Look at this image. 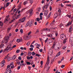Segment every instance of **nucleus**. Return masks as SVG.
<instances>
[{
	"mask_svg": "<svg viewBox=\"0 0 73 73\" xmlns=\"http://www.w3.org/2000/svg\"><path fill=\"white\" fill-rule=\"evenodd\" d=\"M10 37L9 36H5L4 38V39L3 40V42H1V46H4V44H3V42H4V43H7L8 42V40L9 38Z\"/></svg>",
	"mask_w": 73,
	"mask_h": 73,
	"instance_id": "1",
	"label": "nucleus"
},
{
	"mask_svg": "<svg viewBox=\"0 0 73 73\" xmlns=\"http://www.w3.org/2000/svg\"><path fill=\"white\" fill-rule=\"evenodd\" d=\"M16 46H13L12 47H9V46H7V48L5 49L4 51H10V50H12L13 48H16Z\"/></svg>",
	"mask_w": 73,
	"mask_h": 73,
	"instance_id": "2",
	"label": "nucleus"
},
{
	"mask_svg": "<svg viewBox=\"0 0 73 73\" xmlns=\"http://www.w3.org/2000/svg\"><path fill=\"white\" fill-rule=\"evenodd\" d=\"M25 17H24L22 19H19L18 21L19 23H23L25 22V20H26Z\"/></svg>",
	"mask_w": 73,
	"mask_h": 73,
	"instance_id": "3",
	"label": "nucleus"
},
{
	"mask_svg": "<svg viewBox=\"0 0 73 73\" xmlns=\"http://www.w3.org/2000/svg\"><path fill=\"white\" fill-rule=\"evenodd\" d=\"M60 37L61 39L63 40H66V36L63 34H62L60 35Z\"/></svg>",
	"mask_w": 73,
	"mask_h": 73,
	"instance_id": "4",
	"label": "nucleus"
},
{
	"mask_svg": "<svg viewBox=\"0 0 73 73\" xmlns=\"http://www.w3.org/2000/svg\"><path fill=\"white\" fill-rule=\"evenodd\" d=\"M34 21L33 20H32L30 21H29L27 22L30 27H31L32 25H33V23Z\"/></svg>",
	"mask_w": 73,
	"mask_h": 73,
	"instance_id": "5",
	"label": "nucleus"
},
{
	"mask_svg": "<svg viewBox=\"0 0 73 73\" xmlns=\"http://www.w3.org/2000/svg\"><path fill=\"white\" fill-rule=\"evenodd\" d=\"M9 16V15H8L6 17L5 21H4L5 23H7L8 22V18Z\"/></svg>",
	"mask_w": 73,
	"mask_h": 73,
	"instance_id": "6",
	"label": "nucleus"
},
{
	"mask_svg": "<svg viewBox=\"0 0 73 73\" xmlns=\"http://www.w3.org/2000/svg\"><path fill=\"white\" fill-rule=\"evenodd\" d=\"M72 21H71V22L69 21L67 23V25H65V27H69V25H70L72 24Z\"/></svg>",
	"mask_w": 73,
	"mask_h": 73,
	"instance_id": "7",
	"label": "nucleus"
},
{
	"mask_svg": "<svg viewBox=\"0 0 73 73\" xmlns=\"http://www.w3.org/2000/svg\"><path fill=\"white\" fill-rule=\"evenodd\" d=\"M8 55H7V61H9L11 60V58L10 57H8Z\"/></svg>",
	"mask_w": 73,
	"mask_h": 73,
	"instance_id": "8",
	"label": "nucleus"
},
{
	"mask_svg": "<svg viewBox=\"0 0 73 73\" xmlns=\"http://www.w3.org/2000/svg\"><path fill=\"white\" fill-rule=\"evenodd\" d=\"M17 56L16 55H14L13 57L11 59V60H15L16 58V57Z\"/></svg>",
	"mask_w": 73,
	"mask_h": 73,
	"instance_id": "9",
	"label": "nucleus"
},
{
	"mask_svg": "<svg viewBox=\"0 0 73 73\" xmlns=\"http://www.w3.org/2000/svg\"><path fill=\"white\" fill-rule=\"evenodd\" d=\"M48 11L47 10H45L44 13V15L45 16H48Z\"/></svg>",
	"mask_w": 73,
	"mask_h": 73,
	"instance_id": "10",
	"label": "nucleus"
},
{
	"mask_svg": "<svg viewBox=\"0 0 73 73\" xmlns=\"http://www.w3.org/2000/svg\"><path fill=\"white\" fill-rule=\"evenodd\" d=\"M7 56L5 57V58L3 59V61L1 62L2 63L4 64V63H5V60L7 59Z\"/></svg>",
	"mask_w": 73,
	"mask_h": 73,
	"instance_id": "11",
	"label": "nucleus"
},
{
	"mask_svg": "<svg viewBox=\"0 0 73 73\" xmlns=\"http://www.w3.org/2000/svg\"><path fill=\"white\" fill-rule=\"evenodd\" d=\"M52 53H53V51L52 50H50L48 52V54H50V55H51L52 54Z\"/></svg>",
	"mask_w": 73,
	"mask_h": 73,
	"instance_id": "12",
	"label": "nucleus"
},
{
	"mask_svg": "<svg viewBox=\"0 0 73 73\" xmlns=\"http://www.w3.org/2000/svg\"><path fill=\"white\" fill-rule=\"evenodd\" d=\"M9 46H11V45H13V42L12 41H10L8 44Z\"/></svg>",
	"mask_w": 73,
	"mask_h": 73,
	"instance_id": "13",
	"label": "nucleus"
},
{
	"mask_svg": "<svg viewBox=\"0 0 73 73\" xmlns=\"http://www.w3.org/2000/svg\"><path fill=\"white\" fill-rule=\"evenodd\" d=\"M28 1H25L23 3L24 5H25L26 4H28Z\"/></svg>",
	"mask_w": 73,
	"mask_h": 73,
	"instance_id": "14",
	"label": "nucleus"
},
{
	"mask_svg": "<svg viewBox=\"0 0 73 73\" xmlns=\"http://www.w3.org/2000/svg\"><path fill=\"white\" fill-rule=\"evenodd\" d=\"M54 17H57L58 16V14L55 13L54 15Z\"/></svg>",
	"mask_w": 73,
	"mask_h": 73,
	"instance_id": "15",
	"label": "nucleus"
},
{
	"mask_svg": "<svg viewBox=\"0 0 73 73\" xmlns=\"http://www.w3.org/2000/svg\"><path fill=\"white\" fill-rule=\"evenodd\" d=\"M32 12H33V10H32V9H31L30 10V14L31 15H32Z\"/></svg>",
	"mask_w": 73,
	"mask_h": 73,
	"instance_id": "16",
	"label": "nucleus"
},
{
	"mask_svg": "<svg viewBox=\"0 0 73 73\" xmlns=\"http://www.w3.org/2000/svg\"><path fill=\"white\" fill-rule=\"evenodd\" d=\"M60 54H61V53H60V52H59L58 53V54L56 55V56L57 57H58V56H59L60 55Z\"/></svg>",
	"mask_w": 73,
	"mask_h": 73,
	"instance_id": "17",
	"label": "nucleus"
},
{
	"mask_svg": "<svg viewBox=\"0 0 73 73\" xmlns=\"http://www.w3.org/2000/svg\"><path fill=\"white\" fill-rule=\"evenodd\" d=\"M31 54H32V52H29L28 53L27 55H28V56H31Z\"/></svg>",
	"mask_w": 73,
	"mask_h": 73,
	"instance_id": "18",
	"label": "nucleus"
},
{
	"mask_svg": "<svg viewBox=\"0 0 73 73\" xmlns=\"http://www.w3.org/2000/svg\"><path fill=\"white\" fill-rule=\"evenodd\" d=\"M58 13H59V15H61V10H58Z\"/></svg>",
	"mask_w": 73,
	"mask_h": 73,
	"instance_id": "19",
	"label": "nucleus"
},
{
	"mask_svg": "<svg viewBox=\"0 0 73 73\" xmlns=\"http://www.w3.org/2000/svg\"><path fill=\"white\" fill-rule=\"evenodd\" d=\"M3 25V22L0 21V26H2Z\"/></svg>",
	"mask_w": 73,
	"mask_h": 73,
	"instance_id": "20",
	"label": "nucleus"
},
{
	"mask_svg": "<svg viewBox=\"0 0 73 73\" xmlns=\"http://www.w3.org/2000/svg\"><path fill=\"white\" fill-rule=\"evenodd\" d=\"M20 49H22V50H26V49H27V48H23L22 47H21L20 48Z\"/></svg>",
	"mask_w": 73,
	"mask_h": 73,
	"instance_id": "21",
	"label": "nucleus"
},
{
	"mask_svg": "<svg viewBox=\"0 0 73 73\" xmlns=\"http://www.w3.org/2000/svg\"><path fill=\"white\" fill-rule=\"evenodd\" d=\"M72 27H70L69 29V32H70L72 31Z\"/></svg>",
	"mask_w": 73,
	"mask_h": 73,
	"instance_id": "22",
	"label": "nucleus"
},
{
	"mask_svg": "<svg viewBox=\"0 0 73 73\" xmlns=\"http://www.w3.org/2000/svg\"><path fill=\"white\" fill-rule=\"evenodd\" d=\"M17 41L18 42H20V41H21V40H20V39H18L17 40Z\"/></svg>",
	"mask_w": 73,
	"mask_h": 73,
	"instance_id": "23",
	"label": "nucleus"
},
{
	"mask_svg": "<svg viewBox=\"0 0 73 73\" xmlns=\"http://www.w3.org/2000/svg\"><path fill=\"white\" fill-rule=\"evenodd\" d=\"M49 57H48L47 58V64H49Z\"/></svg>",
	"mask_w": 73,
	"mask_h": 73,
	"instance_id": "24",
	"label": "nucleus"
},
{
	"mask_svg": "<svg viewBox=\"0 0 73 73\" xmlns=\"http://www.w3.org/2000/svg\"><path fill=\"white\" fill-rule=\"evenodd\" d=\"M55 23V20H54L52 23V24H53V25H54V23Z\"/></svg>",
	"mask_w": 73,
	"mask_h": 73,
	"instance_id": "25",
	"label": "nucleus"
},
{
	"mask_svg": "<svg viewBox=\"0 0 73 73\" xmlns=\"http://www.w3.org/2000/svg\"><path fill=\"white\" fill-rule=\"evenodd\" d=\"M5 65V64H4V63H1V67H3Z\"/></svg>",
	"mask_w": 73,
	"mask_h": 73,
	"instance_id": "26",
	"label": "nucleus"
},
{
	"mask_svg": "<svg viewBox=\"0 0 73 73\" xmlns=\"http://www.w3.org/2000/svg\"><path fill=\"white\" fill-rule=\"evenodd\" d=\"M63 40H64L63 41V42L64 44H65L66 43V39H65Z\"/></svg>",
	"mask_w": 73,
	"mask_h": 73,
	"instance_id": "27",
	"label": "nucleus"
},
{
	"mask_svg": "<svg viewBox=\"0 0 73 73\" xmlns=\"http://www.w3.org/2000/svg\"><path fill=\"white\" fill-rule=\"evenodd\" d=\"M30 44V42H28L26 44V45H27V46H29V45Z\"/></svg>",
	"mask_w": 73,
	"mask_h": 73,
	"instance_id": "28",
	"label": "nucleus"
},
{
	"mask_svg": "<svg viewBox=\"0 0 73 73\" xmlns=\"http://www.w3.org/2000/svg\"><path fill=\"white\" fill-rule=\"evenodd\" d=\"M47 36H48V37H52V35L50 34L49 35H48Z\"/></svg>",
	"mask_w": 73,
	"mask_h": 73,
	"instance_id": "29",
	"label": "nucleus"
},
{
	"mask_svg": "<svg viewBox=\"0 0 73 73\" xmlns=\"http://www.w3.org/2000/svg\"><path fill=\"white\" fill-rule=\"evenodd\" d=\"M20 32L21 33H23V29H21L20 30Z\"/></svg>",
	"mask_w": 73,
	"mask_h": 73,
	"instance_id": "30",
	"label": "nucleus"
},
{
	"mask_svg": "<svg viewBox=\"0 0 73 73\" xmlns=\"http://www.w3.org/2000/svg\"><path fill=\"white\" fill-rule=\"evenodd\" d=\"M36 54V53H35L34 52H33L32 53V54L33 56H34Z\"/></svg>",
	"mask_w": 73,
	"mask_h": 73,
	"instance_id": "31",
	"label": "nucleus"
},
{
	"mask_svg": "<svg viewBox=\"0 0 73 73\" xmlns=\"http://www.w3.org/2000/svg\"><path fill=\"white\" fill-rule=\"evenodd\" d=\"M36 46H40V44H38L37 43H36L35 44Z\"/></svg>",
	"mask_w": 73,
	"mask_h": 73,
	"instance_id": "32",
	"label": "nucleus"
},
{
	"mask_svg": "<svg viewBox=\"0 0 73 73\" xmlns=\"http://www.w3.org/2000/svg\"><path fill=\"white\" fill-rule=\"evenodd\" d=\"M32 33V32L31 31H30L28 33V35L29 36Z\"/></svg>",
	"mask_w": 73,
	"mask_h": 73,
	"instance_id": "33",
	"label": "nucleus"
},
{
	"mask_svg": "<svg viewBox=\"0 0 73 73\" xmlns=\"http://www.w3.org/2000/svg\"><path fill=\"white\" fill-rule=\"evenodd\" d=\"M40 9H40V8H38L37 9V11L39 12H40Z\"/></svg>",
	"mask_w": 73,
	"mask_h": 73,
	"instance_id": "34",
	"label": "nucleus"
},
{
	"mask_svg": "<svg viewBox=\"0 0 73 73\" xmlns=\"http://www.w3.org/2000/svg\"><path fill=\"white\" fill-rule=\"evenodd\" d=\"M9 3L8 2L6 3V6H7V7L9 6Z\"/></svg>",
	"mask_w": 73,
	"mask_h": 73,
	"instance_id": "35",
	"label": "nucleus"
},
{
	"mask_svg": "<svg viewBox=\"0 0 73 73\" xmlns=\"http://www.w3.org/2000/svg\"><path fill=\"white\" fill-rule=\"evenodd\" d=\"M26 63L27 65H30L31 64V63L28 62H27Z\"/></svg>",
	"mask_w": 73,
	"mask_h": 73,
	"instance_id": "36",
	"label": "nucleus"
},
{
	"mask_svg": "<svg viewBox=\"0 0 73 73\" xmlns=\"http://www.w3.org/2000/svg\"><path fill=\"white\" fill-rule=\"evenodd\" d=\"M9 68H7L6 70V72H8V71L9 70Z\"/></svg>",
	"mask_w": 73,
	"mask_h": 73,
	"instance_id": "37",
	"label": "nucleus"
},
{
	"mask_svg": "<svg viewBox=\"0 0 73 73\" xmlns=\"http://www.w3.org/2000/svg\"><path fill=\"white\" fill-rule=\"evenodd\" d=\"M36 56H38V57H40V55L38 54H36Z\"/></svg>",
	"mask_w": 73,
	"mask_h": 73,
	"instance_id": "38",
	"label": "nucleus"
},
{
	"mask_svg": "<svg viewBox=\"0 0 73 73\" xmlns=\"http://www.w3.org/2000/svg\"><path fill=\"white\" fill-rule=\"evenodd\" d=\"M66 46H64L62 48V49H64V50H65V49H66Z\"/></svg>",
	"mask_w": 73,
	"mask_h": 73,
	"instance_id": "39",
	"label": "nucleus"
},
{
	"mask_svg": "<svg viewBox=\"0 0 73 73\" xmlns=\"http://www.w3.org/2000/svg\"><path fill=\"white\" fill-rule=\"evenodd\" d=\"M11 28H8L7 29L8 32H9L10 31V30H11Z\"/></svg>",
	"mask_w": 73,
	"mask_h": 73,
	"instance_id": "40",
	"label": "nucleus"
},
{
	"mask_svg": "<svg viewBox=\"0 0 73 73\" xmlns=\"http://www.w3.org/2000/svg\"><path fill=\"white\" fill-rule=\"evenodd\" d=\"M55 45H56V43L55 42H54L53 44V46H55Z\"/></svg>",
	"mask_w": 73,
	"mask_h": 73,
	"instance_id": "41",
	"label": "nucleus"
},
{
	"mask_svg": "<svg viewBox=\"0 0 73 73\" xmlns=\"http://www.w3.org/2000/svg\"><path fill=\"white\" fill-rule=\"evenodd\" d=\"M28 25H29V24H28V23H27L26 24V25H25V27H28Z\"/></svg>",
	"mask_w": 73,
	"mask_h": 73,
	"instance_id": "42",
	"label": "nucleus"
},
{
	"mask_svg": "<svg viewBox=\"0 0 73 73\" xmlns=\"http://www.w3.org/2000/svg\"><path fill=\"white\" fill-rule=\"evenodd\" d=\"M67 17H69V18H70V17H71L70 15H67Z\"/></svg>",
	"mask_w": 73,
	"mask_h": 73,
	"instance_id": "43",
	"label": "nucleus"
},
{
	"mask_svg": "<svg viewBox=\"0 0 73 73\" xmlns=\"http://www.w3.org/2000/svg\"><path fill=\"white\" fill-rule=\"evenodd\" d=\"M20 68H21V67L20 66H19L17 68L18 70H19V69H20Z\"/></svg>",
	"mask_w": 73,
	"mask_h": 73,
	"instance_id": "44",
	"label": "nucleus"
},
{
	"mask_svg": "<svg viewBox=\"0 0 73 73\" xmlns=\"http://www.w3.org/2000/svg\"><path fill=\"white\" fill-rule=\"evenodd\" d=\"M30 2L31 4H32L33 3V1L32 0H30Z\"/></svg>",
	"mask_w": 73,
	"mask_h": 73,
	"instance_id": "45",
	"label": "nucleus"
},
{
	"mask_svg": "<svg viewBox=\"0 0 73 73\" xmlns=\"http://www.w3.org/2000/svg\"><path fill=\"white\" fill-rule=\"evenodd\" d=\"M48 38H47L45 40V43H46V42H47V41H48Z\"/></svg>",
	"mask_w": 73,
	"mask_h": 73,
	"instance_id": "46",
	"label": "nucleus"
},
{
	"mask_svg": "<svg viewBox=\"0 0 73 73\" xmlns=\"http://www.w3.org/2000/svg\"><path fill=\"white\" fill-rule=\"evenodd\" d=\"M27 60H30V57L29 56H27Z\"/></svg>",
	"mask_w": 73,
	"mask_h": 73,
	"instance_id": "47",
	"label": "nucleus"
},
{
	"mask_svg": "<svg viewBox=\"0 0 73 73\" xmlns=\"http://www.w3.org/2000/svg\"><path fill=\"white\" fill-rule=\"evenodd\" d=\"M37 21H40V19L38 18H37Z\"/></svg>",
	"mask_w": 73,
	"mask_h": 73,
	"instance_id": "48",
	"label": "nucleus"
},
{
	"mask_svg": "<svg viewBox=\"0 0 73 73\" xmlns=\"http://www.w3.org/2000/svg\"><path fill=\"white\" fill-rule=\"evenodd\" d=\"M19 52H20V50H17L16 51L17 53H19Z\"/></svg>",
	"mask_w": 73,
	"mask_h": 73,
	"instance_id": "49",
	"label": "nucleus"
},
{
	"mask_svg": "<svg viewBox=\"0 0 73 73\" xmlns=\"http://www.w3.org/2000/svg\"><path fill=\"white\" fill-rule=\"evenodd\" d=\"M46 31H48V32L50 31V29H46Z\"/></svg>",
	"mask_w": 73,
	"mask_h": 73,
	"instance_id": "50",
	"label": "nucleus"
},
{
	"mask_svg": "<svg viewBox=\"0 0 73 73\" xmlns=\"http://www.w3.org/2000/svg\"><path fill=\"white\" fill-rule=\"evenodd\" d=\"M10 67H11V66L8 65L7 66V68H8V69H9L10 68Z\"/></svg>",
	"mask_w": 73,
	"mask_h": 73,
	"instance_id": "51",
	"label": "nucleus"
},
{
	"mask_svg": "<svg viewBox=\"0 0 73 73\" xmlns=\"http://www.w3.org/2000/svg\"><path fill=\"white\" fill-rule=\"evenodd\" d=\"M18 59L19 60H21V57L20 56L18 57Z\"/></svg>",
	"mask_w": 73,
	"mask_h": 73,
	"instance_id": "52",
	"label": "nucleus"
},
{
	"mask_svg": "<svg viewBox=\"0 0 73 73\" xmlns=\"http://www.w3.org/2000/svg\"><path fill=\"white\" fill-rule=\"evenodd\" d=\"M64 67H65V65H62L61 66V68H64Z\"/></svg>",
	"mask_w": 73,
	"mask_h": 73,
	"instance_id": "53",
	"label": "nucleus"
},
{
	"mask_svg": "<svg viewBox=\"0 0 73 73\" xmlns=\"http://www.w3.org/2000/svg\"><path fill=\"white\" fill-rule=\"evenodd\" d=\"M3 49L1 50L0 51V53H1L3 52Z\"/></svg>",
	"mask_w": 73,
	"mask_h": 73,
	"instance_id": "54",
	"label": "nucleus"
},
{
	"mask_svg": "<svg viewBox=\"0 0 73 73\" xmlns=\"http://www.w3.org/2000/svg\"><path fill=\"white\" fill-rule=\"evenodd\" d=\"M39 51L41 52H42V49H40L39 50Z\"/></svg>",
	"mask_w": 73,
	"mask_h": 73,
	"instance_id": "55",
	"label": "nucleus"
},
{
	"mask_svg": "<svg viewBox=\"0 0 73 73\" xmlns=\"http://www.w3.org/2000/svg\"><path fill=\"white\" fill-rule=\"evenodd\" d=\"M9 0H5V3H7V2H8V1H9Z\"/></svg>",
	"mask_w": 73,
	"mask_h": 73,
	"instance_id": "56",
	"label": "nucleus"
},
{
	"mask_svg": "<svg viewBox=\"0 0 73 73\" xmlns=\"http://www.w3.org/2000/svg\"><path fill=\"white\" fill-rule=\"evenodd\" d=\"M43 15L42 13H40V16H42V15Z\"/></svg>",
	"mask_w": 73,
	"mask_h": 73,
	"instance_id": "57",
	"label": "nucleus"
},
{
	"mask_svg": "<svg viewBox=\"0 0 73 73\" xmlns=\"http://www.w3.org/2000/svg\"><path fill=\"white\" fill-rule=\"evenodd\" d=\"M33 48H30V50H31V51H32L33 50Z\"/></svg>",
	"mask_w": 73,
	"mask_h": 73,
	"instance_id": "58",
	"label": "nucleus"
},
{
	"mask_svg": "<svg viewBox=\"0 0 73 73\" xmlns=\"http://www.w3.org/2000/svg\"><path fill=\"white\" fill-rule=\"evenodd\" d=\"M42 16H40V20H42Z\"/></svg>",
	"mask_w": 73,
	"mask_h": 73,
	"instance_id": "59",
	"label": "nucleus"
},
{
	"mask_svg": "<svg viewBox=\"0 0 73 73\" xmlns=\"http://www.w3.org/2000/svg\"><path fill=\"white\" fill-rule=\"evenodd\" d=\"M23 54H24V53H23V52H21V56H23Z\"/></svg>",
	"mask_w": 73,
	"mask_h": 73,
	"instance_id": "60",
	"label": "nucleus"
},
{
	"mask_svg": "<svg viewBox=\"0 0 73 73\" xmlns=\"http://www.w3.org/2000/svg\"><path fill=\"white\" fill-rule=\"evenodd\" d=\"M14 67V66L13 65H12L11 66V69H12Z\"/></svg>",
	"mask_w": 73,
	"mask_h": 73,
	"instance_id": "61",
	"label": "nucleus"
},
{
	"mask_svg": "<svg viewBox=\"0 0 73 73\" xmlns=\"http://www.w3.org/2000/svg\"><path fill=\"white\" fill-rule=\"evenodd\" d=\"M18 31H19V29H17L15 30V32H18Z\"/></svg>",
	"mask_w": 73,
	"mask_h": 73,
	"instance_id": "62",
	"label": "nucleus"
},
{
	"mask_svg": "<svg viewBox=\"0 0 73 73\" xmlns=\"http://www.w3.org/2000/svg\"><path fill=\"white\" fill-rule=\"evenodd\" d=\"M68 7H70V8H71L72 7V6L70 5H68Z\"/></svg>",
	"mask_w": 73,
	"mask_h": 73,
	"instance_id": "63",
	"label": "nucleus"
},
{
	"mask_svg": "<svg viewBox=\"0 0 73 73\" xmlns=\"http://www.w3.org/2000/svg\"><path fill=\"white\" fill-rule=\"evenodd\" d=\"M35 25H37V23L36 22H35L34 23Z\"/></svg>",
	"mask_w": 73,
	"mask_h": 73,
	"instance_id": "64",
	"label": "nucleus"
}]
</instances>
